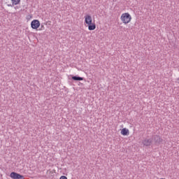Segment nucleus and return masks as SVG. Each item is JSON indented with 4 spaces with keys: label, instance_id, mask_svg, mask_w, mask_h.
<instances>
[{
    "label": "nucleus",
    "instance_id": "obj_14",
    "mask_svg": "<svg viewBox=\"0 0 179 179\" xmlns=\"http://www.w3.org/2000/svg\"><path fill=\"white\" fill-rule=\"evenodd\" d=\"M178 83H179V82H178Z\"/></svg>",
    "mask_w": 179,
    "mask_h": 179
},
{
    "label": "nucleus",
    "instance_id": "obj_2",
    "mask_svg": "<svg viewBox=\"0 0 179 179\" xmlns=\"http://www.w3.org/2000/svg\"><path fill=\"white\" fill-rule=\"evenodd\" d=\"M10 177L13 179H24V176L23 175H20L16 172H11Z\"/></svg>",
    "mask_w": 179,
    "mask_h": 179
},
{
    "label": "nucleus",
    "instance_id": "obj_11",
    "mask_svg": "<svg viewBox=\"0 0 179 179\" xmlns=\"http://www.w3.org/2000/svg\"><path fill=\"white\" fill-rule=\"evenodd\" d=\"M59 179H68V178L65 176H62Z\"/></svg>",
    "mask_w": 179,
    "mask_h": 179
},
{
    "label": "nucleus",
    "instance_id": "obj_7",
    "mask_svg": "<svg viewBox=\"0 0 179 179\" xmlns=\"http://www.w3.org/2000/svg\"><path fill=\"white\" fill-rule=\"evenodd\" d=\"M121 134L124 136H127V135H129V130L127 128H124V129H122Z\"/></svg>",
    "mask_w": 179,
    "mask_h": 179
},
{
    "label": "nucleus",
    "instance_id": "obj_13",
    "mask_svg": "<svg viewBox=\"0 0 179 179\" xmlns=\"http://www.w3.org/2000/svg\"><path fill=\"white\" fill-rule=\"evenodd\" d=\"M178 80H179V78L178 79Z\"/></svg>",
    "mask_w": 179,
    "mask_h": 179
},
{
    "label": "nucleus",
    "instance_id": "obj_8",
    "mask_svg": "<svg viewBox=\"0 0 179 179\" xmlns=\"http://www.w3.org/2000/svg\"><path fill=\"white\" fill-rule=\"evenodd\" d=\"M71 79L73 80H76V82H79V81H80V80H83V77H79V76H73L72 77H71Z\"/></svg>",
    "mask_w": 179,
    "mask_h": 179
},
{
    "label": "nucleus",
    "instance_id": "obj_10",
    "mask_svg": "<svg viewBox=\"0 0 179 179\" xmlns=\"http://www.w3.org/2000/svg\"><path fill=\"white\" fill-rule=\"evenodd\" d=\"M13 5H19L20 3V0H11Z\"/></svg>",
    "mask_w": 179,
    "mask_h": 179
},
{
    "label": "nucleus",
    "instance_id": "obj_5",
    "mask_svg": "<svg viewBox=\"0 0 179 179\" xmlns=\"http://www.w3.org/2000/svg\"><path fill=\"white\" fill-rule=\"evenodd\" d=\"M85 23H86V24H91L92 22H93L92 16L90 15H85Z\"/></svg>",
    "mask_w": 179,
    "mask_h": 179
},
{
    "label": "nucleus",
    "instance_id": "obj_3",
    "mask_svg": "<svg viewBox=\"0 0 179 179\" xmlns=\"http://www.w3.org/2000/svg\"><path fill=\"white\" fill-rule=\"evenodd\" d=\"M31 29H37L40 27V21L38 20H34L31 22Z\"/></svg>",
    "mask_w": 179,
    "mask_h": 179
},
{
    "label": "nucleus",
    "instance_id": "obj_4",
    "mask_svg": "<svg viewBox=\"0 0 179 179\" xmlns=\"http://www.w3.org/2000/svg\"><path fill=\"white\" fill-rule=\"evenodd\" d=\"M152 141H154L157 145H160V143L162 142L163 139L160 138V136L154 135L152 136Z\"/></svg>",
    "mask_w": 179,
    "mask_h": 179
},
{
    "label": "nucleus",
    "instance_id": "obj_9",
    "mask_svg": "<svg viewBox=\"0 0 179 179\" xmlns=\"http://www.w3.org/2000/svg\"><path fill=\"white\" fill-rule=\"evenodd\" d=\"M88 29L92 31V30H95L96 29V24L91 22V24H88Z\"/></svg>",
    "mask_w": 179,
    "mask_h": 179
},
{
    "label": "nucleus",
    "instance_id": "obj_12",
    "mask_svg": "<svg viewBox=\"0 0 179 179\" xmlns=\"http://www.w3.org/2000/svg\"><path fill=\"white\" fill-rule=\"evenodd\" d=\"M8 6H15V5L13 4H8Z\"/></svg>",
    "mask_w": 179,
    "mask_h": 179
},
{
    "label": "nucleus",
    "instance_id": "obj_1",
    "mask_svg": "<svg viewBox=\"0 0 179 179\" xmlns=\"http://www.w3.org/2000/svg\"><path fill=\"white\" fill-rule=\"evenodd\" d=\"M131 19L132 17H131V15L128 13H123L121 16V20L124 24H128V23L131 22Z\"/></svg>",
    "mask_w": 179,
    "mask_h": 179
},
{
    "label": "nucleus",
    "instance_id": "obj_6",
    "mask_svg": "<svg viewBox=\"0 0 179 179\" xmlns=\"http://www.w3.org/2000/svg\"><path fill=\"white\" fill-rule=\"evenodd\" d=\"M152 138H145V140L143 141V145H144V146H150V145H152Z\"/></svg>",
    "mask_w": 179,
    "mask_h": 179
}]
</instances>
